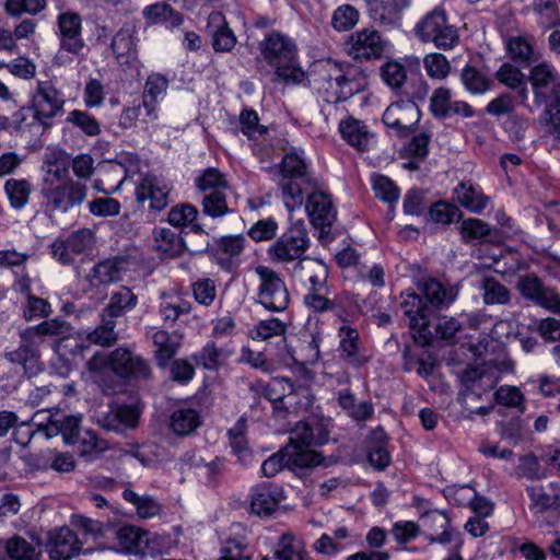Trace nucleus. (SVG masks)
<instances>
[{
    "mask_svg": "<svg viewBox=\"0 0 560 560\" xmlns=\"http://www.w3.org/2000/svg\"><path fill=\"white\" fill-rule=\"evenodd\" d=\"M272 170L277 173L276 180L285 208L289 211L300 208L306 194L305 210L313 226L319 230V240H332L331 226L337 212L328 194L314 190L315 183L304 159L295 151L288 152Z\"/></svg>",
    "mask_w": 560,
    "mask_h": 560,
    "instance_id": "obj_1",
    "label": "nucleus"
},
{
    "mask_svg": "<svg viewBox=\"0 0 560 560\" xmlns=\"http://www.w3.org/2000/svg\"><path fill=\"white\" fill-rule=\"evenodd\" d=\"M534 93L535 104L545 105L540 116L547 132L560 140V74L556 68L546 62L535 65L528 75Z\"/></svg>",
    "mask_w": 560,
    "mask_h": 560,
    "instance_id": "obj_2",
    "label": "nucleus"
},
{
    "mask_svg": "<svg viewBox=\"0 0 560 560\" xmlns=\"http://www.w3.org/2000/svg\"><path fill=\"white\" fill-rule=\"evenodd\" d=\"M264 59L275 68L276 80L285 84H300L305 72L298 59L295 43L285 35L272 32L260 44Z\"/></svg>",
    "mask_w": 560,
    "mask_h": 560,
    "instance_id": "obj_3",
    "label": "nucleus"
},
{
    "mask_svg": "<svg viewBox=\"0 0 560 560\" xmlns=\"http://www.w3.org/2000/svg\"><path fill=\"white\" fill-rule=\"evenodd\" d=\"M63 95L55 84L50 81H39L30 105L22 107L15 114V119L20 126L38 125L46 131L52 126L54 118L63 113Z\"/></svg>",
    "mask_w": 560,
    "mask_h": 560,
    "instance_id": "obj_4",
    "label": "nucleus"
},
{
    "mask_svg": "<svg viewBox=\"0 0 560 560\" xmlns=\"http://www.w3.org/2000/svg\"><path fill=\"white\" fill-rule=\"evenodd\" d=\"M91 370L108 368L119 378L131 383L151 378V368L147 360L130 349L119 347L108 355L95 354L89 361Z\"/></svg>",
    "mask_w": 560,
    "mask_h": 560,
    "instance_id": "obj_5",
    "label": "nucleus"
},
{
    "mask_svg": "<svg viewBox=\"0 0 560 560\" xmlns=\"http://www.w3.org/2000/svg\"><path fill=\"white\" fill-rule=\"evenodd\" d=\"M415 33L423 43H433L440 49H452L459 39L457 28L447 22L443 10L429 12L415 27Z\"/></svg>",
    "mask_w": 560,
    "mask_h": 560,
    "instance_id": "obj_6",
    "label": "nucleus"
},
{
    "mask_svg": "<svg viewBox=\"0 0 560 560\" xmlns=\"http://www.w3.org/2000/svg\"><path fill=\"white\" fill-rule=\"evenodd\" d=\"M310 247V237L303 221L292 224L269 248L273 261L291 262L300 260Z\"/></svg>",
    "mask_w": 560,
    "mask_h": 560,
    "instance_id": "obj_7",
    "label": "nucleus"
},
{
    "mask_svg": "<svg viewBox=\"0 0 560 560\" xmlns=\"http://www.w3.org/2000/svg\"><path fill=\"white\" fill-rule=\"evenodd\" d=\"M256 273L260 279L258 302L271 312H283L287 310L290 298L280 276L275 270L265 266H258Z\"/></svg>",
    "mask_w": 560,
    "mask_h": 560,
    "instance_id": "obj_8",
    "label": "nucleus"
},
{
    "mask_svg": "<svg viewBox=\"0 0 560 560\" xmlns=\"http://www.w3.org/2000/svg\"><path fill=\"white\" fill-rule=\"evenodd\" d=\"M40 192L48 207L67 212L70 208L83 202L88 195V188L84 184L68 178L60 184L42 186Z\"/></svg>",
    "mask_w": 560,
    "mask_h": 560,
    "instance_id": "obj_9",
    "label": "nucleus"
},
{
    "mask_svg": "<svg viewBox=\"0 0 560 560\" xmlns=\"http://www.w3.org/2000/svg\"><path fill=\"white\" fill-rule=\"evenodd\" d=\"M20 339L19 348L5 352L4 358L12 364L21 365L27 376L37 375L43 370L38 352L40 340L27 328L20 334Z\"/></svg>",
    "mask_w": 560,
    "mask_h": 560,
    "instance_id": "obj_10",
    "label": "nucleus"
},
{
    "mask_svg": "<svg viewBox=\"0 0 560 560\" xmlns=\"http://www.w3.org/2000/svg\"><path fill=\"white\" fill-rule=\"evenodd\" d=\"M420 119V110L413 101H400L390 104L384 112L383 122L399 136H408Z\"/></svg>",
    "mask_w": 560,
    "mask_h": 560,
    "instance_id": "obj_11",
    "label": "nucleus"
},
{
    "mask_svg": "<svg viewBox=\"0 0 560 560\" xmlns=\"http://www.w3.org/2000/svg\"><path fill=\"white\" fill-rule=\"evenodd\" d=\"M139 418L140 411L136 406L122 405L98 413L95 422L106 432L124 433L127 429H135Z\"/></svg>",
    "mask_w": 560,
    "mask_h": 560,
    "instance_id": "obj_12",
    "label": "nucleus"
},
{
    "mask_svg": "<svg viewBox=\"0 0 560 560\" xmlns=\"http://www.w3.org/2000/svg\"><path fill=\"white\" fill-rule=\"evenodd\" d=\"M405 315L410 320V328L415 331L417 342L425 346L430 342L431 332L429 330L430 308L423 303L422 298L416 293L409 294L402 304Z\"/></svg>",
    "mask_w": 560,
    "mask_h": 560,
    "instance_id": "obj_13",
    "label": "nucleus"
},
{
    "mask_svg": "<svg viewBox=\"0 0 560 560\" xmlns=\"http://www.w3.org/2000/svg\"><path fill=\"white\" fill-rule=\"evenodd\" d=\"M70 155L61 148H48L43 155L42 171L44 172L42 186H50L68 179Z\"/></svg>",
    "mask_w": 560,
    "mask_h": 560,
    "instance_id": "obj_14",
    "label": "nucleus"
},
{
    "mask_svg": "<svg viewBox=\"0 0 560 560\" xmlns=\"http://www.w3.org/2000/svg\"><path fill=\"white\" fill-rule=\"evenodd\" d=\"M81 18L78 13L66 12L58 15L61 47L75 55L84 47V42L81 38Z\"/></svg>",
    "mask_w": 560,
    "mask_h": 560,
    "instance_id": "obj_15",
    "label": "nucleus"
},
{
    "mask_svg": "<svg viewBox=\"0 0 560 560\" xmlns=\"http://www.w3.org/2000/svg\"><path fill=\"white\" fill-rule=\"evenodd\" d=\"M128 266L127 258L122 256L104 259L93 267L88 279L93 287L109 284L119 281Z\"/></svg>",
    "mask_w": 560,
    "mask_h": 560,
    "instance_id": "obj_16",
    "label": "nucleus"
},
{
    "mask_svg": "<svg viewBox=\"0 0 560 560\" xmlns=\"http://www.w3.org/2000/svg\"><path fill=\"white\" fill-rule=\"evenodd\" d=\"M80 549L77 535L67 526L50 535L48 552L52 560H69L79 555Z\"/></svg>",
    "mask_w": 560,
    "mask_h": 560,
    "instance_id": "obj_17",
    "label": "nucleus"
},
{
    "mask_svg": "<svg viewBox=\"0 0 560 560\" xmlns=\"http://www.w3.org/2000/svg\"><path fill=\"white\" fill-rule=\"evenodd\" d=\"M411 0H370L368 11L374 22L394 25L400 20L401 12L409 8Z\"/></svg>",
    "mask_w": 560,
    "mask_h": 560,
    "instance_id": "obj_18",
    "label": "nucleus"
},
{
    "mask_svg": "<svg viewBox=\"0 0 560 560\" xmlns=\"http://www.w3.org/2000/svg\"><path fill=\"white\" fill-rule=\"evenodd\" d=\"M282 490L275 483L262 482L253 490L250 508L258 515H270L282 501Z\"/></svg>",
    "mask_w": 560,
    "mask_h": 560,
    "instance_id": "obj_19",
    "label": "nucleus"
},
{
    "mask_svg": "<svg viewBox=\"0 0 560 560\" xmlns=\"http://www.w3.org/2000/svg\"><path fill=\"white\" fill-rule=\"evenodd\" d=\"M311 444H304L299 441L293 442L292 432L290 433L289 443L284 446L289 469L313 468L322 463V455L311 450Z\"/></svg>",
    "mask_w": 560,
    "mask_h": 560,
    "instance_id": "obj_20",
    "label": "nucleus"
},
{
    "mask_svg": "<svg viewBox=\"0 0 560 560\" xmlns=\"http://www.w3.org/2000/svg\"><path fill=\"white\" fill-rule=\"evenodd\" d=\"M291 432L293 442L299 441L312 446L323 445L329 440L327 423L319 419L300 421Z\"/></svg>",
    "mask_w": 560,
    "mask_h": 560,
    "instance_id": "obj_21",
    "label": "nucleus"
},
{
    "mask_svg": "<svg viewBox=\"0 0 560 560\" xmlns=\"http://www.w3.org/2000/svg\"><path fill=\"white\" fill-rule=\"evenodd\" d=\"M386 47V42L381 38L377 31L364 30L357 35V39L352 42V60L359 59H377Z\"/></svg>",
    "mask_w": 560,
    "mask_h": 560,
    "instance_id": "obj_22",
    "label": "nucleus"
},
{
    "mask_svg": "<svg viewBox=\"0 0 560 560\" xmlns=\"http://www.w3.org/2000/svg\"><path fill=\"white\" fill-rule=\"evenodd\" d=\"M137 200H150V208L162 210L167 206L168 189L154 176H145L136 189Z\"/></svg>",
    "mask_w": 560,
    "mask_h": 560,
    "instance_id": "obj_23",
    "label": "nucleus"
},
{
    "mask_svg": "<svg viewBox=\"0 0 560 560\" xmlns=\"http://www.w3.org/2000/svg\"><path fill=\"white\" fill-rule=\"evenodd\" d=\"M149 535V532L133 525H125L116 530L121 549L130 553H145L151 541Z\"/></svg>",
    "mask_w": 560,
    "mask_h": 560,
    "instance_id": "obj_24",
    "label": "nucleus"
},
{
    "mask_svg": "<svg viewBox=\"0 0 560 560\" xmlns=\"http://www.w3.org/2000/svg\"><path fill=\"white\" fill-rule=\"evenodd\" d=\"M530 500L532 509L536 512L558 510L560 508V487L553 482L544 486H530L526 489Z\"/></svg>",
    "mask_w": 560,
    "mask_h": 560,
    "instance_id": "obj_25",
    "label": "nucleus"
},
{
    "mask_svg": "<svg viewBox=\"0 0 560 560\" xmlns=\"http://www.w3.org/2000/svg\"><path fill=\"white\" fill-rule=\"evenodd\" d=\"M209 28L212 30V46L215 51H230L235 46L236 37L220 12L209 15Z\"/></svg>",
    "mask_w": 560,
    "mask_h": 560,
    "instance_id": "obj_26",
    "label": "nucleus"
},
{
    "mask_svg": "<svg viewBox=\"0 0 560 560\" xmlns=\"http://www.w3.org/2000/svg\"><path fill=\"white\" fill-rule=\"evenodd\" d=\"M110 47L121 65H129L137 59V43L130 28L119 30L113 37Z\"/></svg>",
    "mask_w": 560,
    "mask_h": 560,
    "instance_id": "obj_27",
    "label": "nucleus"
},
{
    "mask_svg": "<svg viewBox=\"0 0 560 560\" xmlns=\"http://www.w3.org/2000/svg\"><path fill=\"white\" fill-rule=\"evenodd\" d=\"M137 302V295L129 288L120 287L110 294L109 302L102 314L115 320V318L124 316L127 311H131Z\"/></svg>",
    "mask_w": 560,
    "mask_h": 560,
    "instance_id": "obj_28",
    "label": "nucleus"
},
{
    "mask_svg": "<svg viewBox=\"0 0 560 560\" xmlns=\"http://www.w3.org/2000/svg\"><path fill=\"white\" fill-rule=\"evenodd\" d=\"M201 424V418L192 408H179L173 411L170 419L171 430L178 436L192 434Z\"/></svg>",
    "mask_w": 560,
    "mask_h": 560,
    "instance_id": "obj_29",
    "label": "nucleus"
},
{
    "mask_svg": "<svg viewBox=\"0 0 560 560\" xmlns=\"http://www.w3.org/2000/svg\"><path fill=\"white\" fill-rule=\"evenodd\" d=\"M422 294L425 301L434 307H446L455 301L457 290L455 288H445L442 283L434 279L423 282Z\"/></svg>",
    "mask_w": 560,
    "mask_h": 560,
    "instance_id": "obj_30",
    "label": "nucleus"
},
{
    "mask_svg": "<svg viewBox=\"0 0 560 560\" xmlns=\"http://www.w3.org/2000/svg\"><path fill=\"white\" fill-rule=\"evenodd\" d=\"M80 421L81 417L67 416L63 417L62 420H50V423L44 429L47 436H52L60 433L67 444H75L80 436Z\"/></svg>",
    "mask_w": 560,
    "mask_h": 560,
    "instance_id": "obj_31",
    "label": "nucleus"
},
{
    "mask_svg": "<svg viewBox=\"0 0 560 560\" xmlns=\"http://www.w3.org/2000/svg\"><path fill=\"white\" fill-rule=\"evenodd\" d=\"M510 58L517 65L527 67L538 60L533 45L522 36L511 37L506 43Z\"/></svg>",
    "mask_w": 560,
    "mask_h": 560,
    "instance_id": "obj_32",
    "label": "nucleus"
},
{
    "mask_svg": "<svg viewBox=\"0 0 560 560\" xmlns=\"http://www.w3.org/2000/svg\"><path fill=\"white\" fill-rule=\"evenodd\" d=\"M371 440L372 443L368 448V460L374 468L383 470L390 462V456L386 448L385 432L383 429L373 431Z\"/></svg>",
    "mask_w": 560,
    "mask_h": 560,
    "instance_id": "obj_33",
    "label": "nucleus"
},
{
    "mask_svg": "<svg viewBox=\"0 0 560 560\" xmlns=\"http://www.w3.org/2000/svg\"><path fill=\"white\" fill-rule=\"evenodd\" d=\"M245 430L246 419L241 417L235 425L228 431V435L233 453L238 457L242 464L247 465L252 458V452L247 446Z\"/></svg>",
    "mask_w": 560,
    "mask_h": 560,
    "instance_id": "obj_34",
    "label": "nucleus"
},
{
    "mask_svg": "<svg viewBox=\"0 0 560 560\" xmlns=\"http://www.w3.org/2000/svg\"><path fill=\"white\" fill-rule=\"evenodd\" d=\"M459 78L464 88L471 94H485L490 90V79L475 66L466 65L460 70Z\"/></svg>",
    "mask_w": 560,
    "mask_h": 560,
    "instance_id": "obj_35",
    "label": "nucleus"
},
{
    "mask_svg": "<svg viewBox=\"0 0 560 560\" xmlns=\"http://www.w3.org/2000/svg\"><path fill=\"white\" fill-rule=\"evenodd\" d=\"M349 536V530L346 526L336 528L331 535L323 534L314 542V548L317 552L323 555H332L347 548L346 540Z\"/></svg>",
    "mask_w": 560,
    "mask_h": 560,
    "instance_id": "obj_36",
    "label": "nucleus"
},
{
    "mask_svg": "<svg viewBox=\"0 0 560 560\" xmlns=\"http://www.w3.org/2000/svg\"><path fill=\"white\" fill-rule=\"evenodd\" d=\"M245 238L241 235L223 236L218 242V249L214 257L218 262L225 269L231 266V258L238 256L244 248Z\"/></svg>",
    "mask_w": 560,
    "mask_h": 560,
    "instance_id": "obj_37",
    "label": "nucleus"
},
{
    "mask_svg": "<svg viewBox=\"0 0 560 560\" xmlns=\"http://www.w3.org/2000/svg\"><path fill=\"white\" fill-rule=\"evenodd\" d=\"M456 200L471 212L479 213L486 206L488 198L476 191L471 185L460 183L454 190Z\"/></svg>",
    "mask_w": 560,
    "mask_h": 560,
    "instance_id": "obj_38",
    "label": "nucleus"
},
{
    "mask_svg": "<svg viewBox=\"0 0 560 560\" xmlns=\"http://www.w3.org/2000/svg\"><path fill=\"white\" fill-rule=\"evenodd\" d=\"M167 86L168 81L161 74H152L148 78L145 82L142 104L149 116L154 114L156 98L159 95H162L166 92Z\"/></svg>",
    "mask_w": 560,
    "mask_h": 560,
    "instance_id": "obj_39",
    "label": "nucleus"
},
{
    "mask_svg": "<svg viewBox=\"0 0 560 560\" xmlns=\"http://www.w3.org/2000/svg\"><path fill=\"white\" fill-rule=\"evenodd\" d=\"M143 16L151 23L168 22L172 26H178L183 22L182 14L164 2L145 7Z\"/></svg>",
    "mask_w": 560,
    "mask_h": 560,
    "instance_id": "obj_40",
    "label": "nucleus"
},
{
    "mask_svg": "<svg viewBox=\"0 0 560 560\" xmlns=\"http://www.w3.org/2000/svg\"><path fill=\"white\" fill-rule=\"evenodd\" d=\"M31 190L26 179L10 178L4 184V191L14 209H22L27 203Z\"/></svg>",
    "mask_w": 560,
    "mask_h": 560,
    "instance_id": "obj_41",
    "label": "nucleus"
},
{
    "mask_svg": "<svg viewBox=\"0 0 560 560\" xmlns=\"http://www.w3.org/2000/svg\"><path fill=\"white\" fill-rule=\"evenodd\" d=\"M381 77L383 81L396 92L401 93L404 84L407 81L406 68L402 63L389 60L381 67Z\"/></svg>",
    "mask_w": 560,
    "mask_h": 560,
    "instance_id": "obj_42",
    "label": "nucleus"
},
{
    "mask_svg": "<svg viewBox=\"0 0 560 560\" xmlns=\"http://www.w3.org/2000/svg\"><path fill=\"white\" fill-rule=\"evenodd\" d=\"M101 325H98L92 332L89 334L88 339L92 343L102 347H110L118 339V334L115 330L116 322L103 314H101Z\"/></svg>",
    "mask_w": 560,
    "mask_h": 560,
    "instance_id": "obj_43",
    "label": "nucleus"
},
{
    "mask_svg": "<svg viewBox=\"0 0 560 560\" xmlns=\"http://www.w3.org/2000/svg\"><path fill=\"white\" fill-rule=\"evenodd\" d=\"M483 301L488 305L506 304L510 301V291L493 277H487L482 282Z\"/></svg>",
    "mask_w": 560,
    "mask_h": 560,
    "instance_id": "obj_44",
    "label": "nucleus"
},
{
    "mask_svg": "<svg viewBox=\"0 0 560 560\" xmlns=\"http://www.w3.org/2000/svg\"><path fill=\"white\" fill-rule=\"evenodd\" d=\"M5 549L8 556L13 560H35L38 555L36 548L20 536L9 539Z\"/></svg>",
    "mask_w": 560,
    "mask_h": 560,
    "instance_id": "obj_45",
    "label": "nucleus"
},
{
    "mask_svg": "<svg viewBox=\"0 0 560 560\" xmlns=\"http://www.w3.org/2000/svg\"><path fill=\"white\" fill-rule=\"evenodd\" d=\"M515 475L517 478L540 480L546 477V471L540 466V464L535 455L527 454V455H523L518 458V465L515 468Z\"/></svg>",
    "mask_w": 560,
    "mask_h": 560,
    "instance_id": "obj_46",
    "label": "nucleus"
},
{
    "mask_svg": "<svg viewBox=\"0 0 560 560\" xmlns=\"http://www.w3.org/2000/svg\"><path fill=\"white\" fill-rule=\"evenodd\" d=\"M201 205L203 214L211 218H220L229 211L226 197L222 190L206 194Z\"/></svg>",
    "mask_w": 560,
    "mask_h": 560,
    "instance_id": "obj_47",
    "label": "nucleus"
},
{
    "mask_svg": "<svg viewBox=\"0 0 560 560\" xmlns=\"http://www.w3.org/2000/svg\"><path fill=\"white\" fill-rule=\"evenodd\" d=\"M67 122L79 128L89 137H95L101 133V126L97 120L90 114L83 110L73 109L67 116Z\"/></svg>",
    "mask_w": 560,
    "mask_h": 560,
    "instance_id": "obj_48",
    "label": "nucleus"
},
{
    "mask_svg": "<svg viewBox=\"0 0 560 560\" xmlns=\"http://www.w3.org/2000/svg\"><path fill=\"white\" fill-rule=\"evenodd\" d=\"M152 340L156 347V360L161 366H164L175 355L177 345L170 340L168 334L164 330L154 332Z\"/></svg>",
    "mask_w": 560,
    "mask_h": 560,
    "instance_id": "obj_49",
    "label": "nucleus"
},
{
    "mask_svg": "<svg viewBox=\"0 0 560 560\" xmlns=\"http://www.w3.org/2000/svg\"><path fill=\"white\" fill-rule=\"evenodd\" d=\"M197 188L202 192L222 190L228 187V180L217 168H207L196 179Z\"/></svg>",
    "mask_w": 560,
    "mask_h": 560,
    "instance_id": "obj_50",
    "label": "nucleus"
},
{
    "mask_svg": "<svg viewBox=\"0 0 560 560\" xmlns=\"http://www.w3.org/2000/svg\"><path fill=\"white\" fill-rule=\"evenodd\" d=\"M28 330L34 331V337L37 340H40V343L43 342V337L50 335V336H58V335H67L71 330V326L68 322L60 319V318H54L50 320H45L42 324L35 326V327H28Z\"/></svg>",
    "mask_w": 560,
    "mask_h": 560,
    "instance_id": "obj_51",
    "label": "nucleus"
},
{
    "mask_svg": "<svg viewBox=\"0 0 560 560\" xmlns=\"http://www.w3.org/2000/svg\"><path fill=\"white\" fill-rule=\"evenodd\" d=\"M46 7V0H7L5 12L11 16H20L23 13L37 14Z\"/></svg>",
    "mask_w": 560,
    "mask_h": 560,
    "instance_id": "obj_52",
    "label": "nucleus"
},
{
    "mask_svg": "<svg viewBox=\"0 0 560 560\" xmlns=\"http://www.w3.org/2000/svg\"><path fill=\"white\" fill-rule=\"evenodd\" d=\"M373 188L375 196L389 205L396 202L399 199V189L387 176L377 175L374 178Z\"/></svg>",
    "mask_w": 560,
    "mask_h": 560,
    "instance_id": "obj_53",
    "label": "nucleus"
},
{
    "mask_svg": "<svg viewBox=\"0 0 560 560\" xmlns=\"http://www.w3.org/2000/svg\"><path fill=\"white\" fill-rule=\"evenodd\" d=\"M451 97L452 93L447 88L442 86L434 90L430 100V109L435 117L446 118L450 116Z\"/></svg>",
    "mask_w": 560,
    "mask_h": 560,
    "instance_id": "obj_54",
    "label": "nucleus"
},
{
    "mask_svg": "<svg viewBox=\"0 0 560 560\" xmlns=\"http://www.w3.org/2000/svg\"><path fill=\"white\" fill-rule=\"evenodd\" d=\"M428 74L436 79H445L451 70L450 62L442 54H429L423 59Z\"/></svg>",
    "mask_w": 560,
    "mask_h": 560,
    "instance_id": "obj_55",
    "label": "nucleus"
},
{
    "mask_svg": "<svg viewBox=\"0 0 560 560\" xmlns=\"http://www.w3.org/2000/svg\"><path fill=\"white\" fill-rule=\"evenodd\" d=\"M491 229L489 225L479 219H467L462 222L460 234L464 242L470 240L485 238L489 236Z\"/></svg>",
    "mask_w": 560,
    "mask_h": 560,
    "instance_id": "obj_56",
    "label": "nucleus"
},
{
    "mask_svg": "<svg viewBox=\"0 0 560 560\" xmlns=\"http://www.w3.org/2000/svg\"><path fill=\"white\" fill-rule=\"evenodd\" d=\"M373 143L374 135L368 129V126L363 121L352 118V147L364 152L370 150Z\"/></svg>",
    "mask_w": 560,
    "mask_h": 560,
    "instance_id": "obj_57",
    "label": "nucleus"
},
{
    "mask_svg": "<svg viewBox=\"0 0 560 560\" xmlns=\"http://www.w3.org/2000/svg\"><path fill=\"white\" fill-rule=\"evenodd\" d=\"M325 269H327V267L322 260L302 257L293 267V276L303 281L311 279V277Z\"/></svg>",
    "mask_w": 560,
    "mask_h": 560,
    "instance_id": "obj_58",
    "label": "nucleus"
},
{
    "mask_svg": "<svg viewBox=\"0 0 560 560\" xmlns=\"http://www.w3.org/2000/svg\"><path fill=\"white\" fill-rule=\"evenodd\" d=\"M191 306L188 302L177 299L174 302H162L160 314L165 323L174 324L182 315L190 313Z\"/></svg>",
    "mask_w": 560,
    "mask_h": 560,
    "instance_id": "obj_59",
    "label": "nucleus"
},
{
    "mask_svg": "<svg viewBox=\"0 0 560 560\" xmlns=\"http://www.w3.org/2000/svg\"><path fill=\"white\" fill-rule=\"evenodd\" d=\"M494 397L497 402L500 405L520 408L522 411L524 410V396L515 386L504 385L499 387L494 393Z\"/></svg>",
    "mask_w": 560,
    "mask_h": 560,
    "instance_id": "obj_60",
    "label": "nucleus"
},
{
    "mask_svg": "<svg viewBox=\"0 0 560 560\" xmlns=\"http://www.w3.org/2000/svg\"><path fill=\"white\" fill-rule=\"evenodd\" d=\"M198 210L191 205L175 207L168 212V222L174 226H186L197 219Z\"/></svg>",
    "mask_w": 560,
    "mask_h": 560,
    "instance_id": "obj_61",
    "label": "nucleus"
},
{
    "mask_svg": "<svg viewBox=\"0 0 560 560\" xmlns=\"http://www.w3.org/2000/svg\"><path fill=\"white\" fill-rule=\"evenodd\" d=\"M262 560H307L305 555L292 544L291 535L281 537V548L277 549L273 557Z\"/></svg>",
    "mask_w": 560,
    "mask_h": 560,
    "instance_id": "obj_62",
    "label": "nucleus"
},
{
    "mask_svg": "<svg viewBox=\"0 0 560 560\" xmlns=\"http://www.w3.org/2000/svg\"><path fill=\"white\" fill-rule=\"evenodd\" d=\"M430 217L434 222L448 224L462 213L459 209L451 203L439 201L430 208Z\"/></svg>",
    "mask_w": 560,
    "mask_h": 560,
    "instance_id": "obj_63",
    "label": "nucleus"
},
{
    "mask_svg": "<svg viewBox=\"0 0 560 560\" xmlns=\"http://www.w3.org/2000/svg\"><path fill=\"white\" fill-rule=\"evenodd\" d=\"M89 209L94 215L110 217L119 213L120 203L110 197H100L89 202Z\"/></svg>",
    "mask_w": 560,
    "mask_h": 560,
    "instance_id": "obj_64",
    "label": "nucleus"
}]
</instances>
